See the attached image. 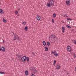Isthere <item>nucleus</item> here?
<instances>
[{"mask_svg":"<svg viewBox=\"0 0 76 76\" xmlns=\"http://www.w3.org/2000/svg\"><path fill=\"white\" fill-rule=\"evenodd\" d=\"M49 3L47 4V6L48 7H50V6H54V2L53 0H49Z\"/></svg>","mask_w":76,"mask_h":76,"instance_id":"obj_1","label":"nucleus"},{"mask_svg":"<svg viewBox=\"0 0 76 76\" xmlns=\"http://www.w3.org/2000/svg\"><path fill=\"white\" fill-rule=\"evenodd\" d=\"M26 56H24L22 57L21 59L22 61H26Z\"/></svg>","mask_w":76,"mask_h":76,"instance_id":"obj_2","label":"nucleus"},{"mask_svg":"<svg viewBox=\"0 0 76 76\" xmlns=\"http://www.w3.org/2000/svg\"><path fill=\"white\" fill-rule=\"evenodd\" d=\"M50 37H51V38H53V39H54V38H56V36L54 34H52L50 36L49 39H50Z\"/></svg>","mask_w":76,"mask_h":76,"instance_id":"obj_3","label":"nucleus"},{"mask_svg":"<svg viewBox=\"0 0 76 76\" xmlns=\"http://www.w3.org/2000/svg\"><path fill=\"white\" fill-rule=\"evenodd\" d=\"M71 48V47H70V46H68L67 47V51H72V50L70 48Z\"/></svg>","mask_w":76,"mask_h":76,"instance_id":"obj_4","label":"nucleus"},{"mask_svg":"<svg viewBox=\"0 0 76 76\" xmlns=\"http://www.w3.org/2000/svg\"><path fill=\"white\" fill-rule=\"evenodd\" d=\"M56 69H60V64H56Z\"/></svg>","mask_w":76,"mask_h":76,"instance_id":"obj_5","label":"nucleus"},{"mask_svg":"<svg viewBox=\"0 0 76 76\" xmlns=\"http://www.w3.org/2000/svg\"><path fill=\"white\" fill-rule=\"evenodd\" d=\"M70 1L66 0V5H68V6H70Z\"/></svg>","mask_w":76,"mask_h":76,"instance_id":"obj_6","label":"nucleus"},{"mask_svg":"<svg viewBox=\"0 0 76 76\" xmlns=\"http://www.w3.org/2000/svg\"><path fill=\"white\" fill-rule=\"evenodd\" d=\"M37 20H39L41 19V17H40V16L39 15H37Z\"/></svg>","mask_w":76,"mask_h":76,"instance_id":"obj_7","label":"nucleus"},{"mask_svg":"<svg viewBox=\"0 0 76 76\" xmlns=\"http://www.w3.org/2000/svg\"><path fill=\"white\" fill-rule=\"evenodd\" d=\"M58 39L57 38V37H55V38H53V40H54L53 41L54 42H55L57 41Z\"/></svg>","mask_w":76,"mask_h":76,"instance_id":"obj_8","label":"nucleus"},{"mask_svg":"<svg viewBox=\"0 0 76 76\" xmlns=\"http://www.w3.org/2000/svg\"><path fill=\"white\" fill-rule=\"evenodd\" d=\"M0 13L2 14H4V12H3V10L2 9H0Z\"/></svg>","mask_w":76,"mask_h":76,"instance_id":"obj_9","label":"nucleus"},{"mask_svg":"<svg viewBox=\"0 0 76 76\" xmlns=\"http://www.w3.org/2000/svg\"><path fill=\"white\" fill-rule=\"evenodd\" d=\"M62 32L63 33H64V31H65V28L64 27H62Z\"/></svg>","mask_w":76,"mask_h":76,"instance_id":"obj_10","label":"nucleus"},{"mask_svg":"<svg viewBox=\"0 0 76 76\" xmlns=\"http://www.w3.org/2000/svg\"><path fill=\"white\" fill-rule=\"evenodd\" d=\"M43 45H44V46H45L46 45V42L45 41H43L42 42Z\"/></svg>","mask_w":76,"mask_h":76,"instance_id":"obj_11","label":"nucleus"},{"mask_svg":"<svg viewBox=\"0 0 76 76\" xmlns=\"http://www.w3.org/2000/svg\"><path fill=\"white\" fill-rule=\"evenodd\" d=\"M34 74H35V73H37V71L35 69H34Z\"/></svg>","mask_w":76,"mask_h":76,"instance_id":"obj_12","label":"nucleus"},{"mask_svg":"<svg viewBox=\"0 0 76 76\" xmlns=\"http://www.w3.org/2000/svg\"><path fill=\"white\" fill-rule=\"evenodd\" d=\"M26 59H27V60H26ZM29 58L28 57H26V61H27L28 62V61H29Z\"/></svg>","mask_w":76,"mask_h":76,"instance_id":"obj_13","label":"nucleus"},{"mask_svg":"<svg viewBox=\"0 0 76 76\" xmlns=\"http://www.w3.org/2000/svg\"><path fill=\"white\" fill-rule=\"evenodd\" d=\"M45 51H47L48 50V48L47 47H45Z\"/></svg>","mask_w":76,"mask_h":76,"instance_id":"obj_14","label":"nucleus"},{"mask_svg":"<svg viewBox=\"0 0 76 76\" xmlns=\"http://www.w3.org/2000/svg\"><path fill=\"white\" fill-rule=\"evenodd\" d=\"M25 75L26 76H28L29 74H28V71H25Z\"/></svg>","mask_w":76,"mask_h":76,"instance_id":"obj_15","label":"nucleus"},{"mask_svg":"<svg viewBox=\"0 0 76 76\" xmlns=\"http://www.w3.org/2000/svg\"><path fill=\"white\" fill-rule=\"evenodd\" d=\"M4 18H3V22H4L5 23H6V22H7V21L6 20L4 19Z\"/></svg>","mask_w":76,"mask_h":76,"instance_id":"obj_16","label":"nucleus"},{"mask_svg":"<svg viewBox=\"0 0 76 76\" xmlns=\"http://www.w3.org/2000/svg\"><path fill=\"white\" fill-rule=\"evenodd\" d=\"M24 30H25L26 31H28V27L27 26H26L24 28Z\"/></svg>","mask_w":76,"mask_h":76,"instance_id":"obj_17","label":"nucleus"},{"mask_svg":"<svg viewBox=\"0 0 76 76\" xmlns=\"http://www.w3.org/2000/svg\"><path fill=\"white\" fill-rule=\"evenodd\" d=\"M72 41L73 42V43H74L75 44H76V40H72Z\"/></svg>","mask_w":76,"mask_h":76,"instance_id":"obj_18","label":"nucleus"},{"mask_svg":"<svg viewBox=\"0 0 76 76\" xmlns=\"http://www.w3.org/2000/svg\"><path fill=\"white\" fill-rule=\"evenodd\" d=\"M53 18H56V13H54L53 15Z\"/></svg>","mask_w":76,"mask_h":76,"instance_id":"obj_19","label":"nucleus"},{"mask_svg":"<svg viewBox=\"0 0 76 76\" xmlns=\"http://www.w3.org/2000/svg\"><path fill=\"white\" fill-rule=\"evenodd\" d=\"M66 26L67 28H71V27L68 25H66Z\"/></svg>","mask_w":76,"mask_h":76,"instance_id":"obj_20","label":"nucleus"},{"mask_svg":"<svg viewBox=\"0 0 76 76\" xmlns=\"http://www.w3.org/2000/svg\"><path fill=\"white\" fill-rule=\"evenodd\" d=\"M47 44L48 46H49V45H50V42H47Z\"/></svg>","mask_w":76,"mask_h":76,"instance_id":"obj_21","label":"nucleus"},{"mask_svg":"<svg viewBox=\"0 0 76 76\" xmlns=\"http://www.w3.org/2000/svg\"><path fill=\"white\" fill-rule=\"evenodd\" d=\"M14 37H16V38H18V35H17V34L15 33V35H14Z\"/></svg>","mask_w":76,"mask_h":76,"instance_id":"obj_22","label":"nucleus"},{"mask_svg":"<svg viewBox=\"0 0 76 76\" xmlns=\"http://www.w3.org/2000/svg\"><path fill=\"white\" fill-rule=\"evenodd\" d=\"M54 56H56V57H57V56H58V54L57 53L55 54H54Z\"/></svg>","mask_w":76,"mask_h":76,"instance_id":"obj_23","label":"nucleus"},{"mask_svg":"<svg viewBox=\"0 0 76 76\" xmlns=\"http://www.w3.org/2000/svg\"><path fill=\"white\" fill-rule=\"evenodd\" d=\"M18 58H20V57H21V56H20V55H19L18 56Z\"/></svg>","mask_w":76,"mask_h":76,"instance_id":"obj_24","label":"nucleus"},{"mask_svg":"<svg viewBox=\"0 0 76 76\" xmlns=\"http://www.w3.org/2000/svg\"><path fill=\"white\" fill-rule=\"evenodd\" d=\"M17 38L16 37H15L14 38V39H13V40H17Z\"/></svg>","mask_w":76,"mask_h":76,"instance_id":"obj_25","label":"nucleus"},{"mask_svg":"<svg viewBox=\"0 0 76 76\" xmlns=\"http://www.w3.org/2000/svg\"><path fill=\"white\" fill-rule=\"evenodd\" d=\"M67 20H72V19L70 18H68L67 19Z\"/></svg>","mask_w":76,"mask_h":76,"instance_id":"obj_26","label":"nucleus"},{"mask_svg":"<svg viewBox=\"0 0 76 76\" xmlns=\"http://www.w3.org/2000/svg\"><path fill=\"white\" fill-rule=\"evenodd\" d=\"M73 56L74 57V58H75L76 57V54H75V53H74L73 54Z\"/></svg>","mask_w":76,"mask_h":76,"instance_id":"obj_27","label":"nucleus"},{"mask_svg":"<svg viewBox=\"0 0 76 76\" xmlns=\"http://www.w3.org/2000/svg\"><path fill=\"white\" fill-rule=\"evenodd\" d=\"M0 74H4V72H0Z\"/></svg>","mask_w":76,"mask_h":76,"instance_id":"obj_28","label":"nucleus"},{"mask_svg":"<svg viewBox=\"0 0 76 76\" xmlns=\"http://www.w3.org/2000/svg\"><path fill=\"white\" fill-rule=\"evenodd\" d=\"M26 22H23V25H26Z\"/></svg>","mask_w":76,"mask_h":76,"instance_id":"obj_29","label":"nucleus"},{"mask_svg":"<svg viewBox=\"0 0 76 76\" xmlns=\"http://www.w3.org/2000/svg\"><path fill=\"white\" fill-rule=\"evenodd\" d=\"M18 39V40H19L20 39V38H19V37H17V39Z\"/></svg>","mask_w":76,"mask_h":76,"instance_id":"obj_30","label":"nucleus"},{"mask_svg":"<svg viewBox=\"0 0 76 76\" xmlns=\"http://www.w3.org/2000/svg\"><path fill=\"white\" fill-rule=\"evenodd\" d=\"M52 53H53V54H55L57 53V52H56V51H55V52H52Z\"/></svg>","mask_w":76,"mask_h":76,"instance_id":"obj_31","label":"nucleus"},{"mask_svg":"<svg viewBox=\"0 0 76 76\" xmlns=\"http://www.w3.org/2000/svg\"><path fill=\"white\" fill-rule=\"evenodd\" d=\"M52 21L53 22V23H54V19H52Z\"/></svg>","mask_w":76,"mask_h":76,"instance_id":"obj_32","label":"nucleus"},{"mask_svg":"<svg viewBox=\"0 0 76 76\" xmlns=\"http://www.w3.org/2000/svg\"><path fill=\"white\" fill-rule=\"evenodd\" d=\"M18 11H16L15 12V14H18Z\"/></svg>","mask_w":76,"mask_h":76,"instance_id":"obj_33","label":"nucleus"},{"mask_svg":"<svg viewBox=\"0 0 76 76\" xmlns=\"http://www.w3.org/2000/svg\"><path fill=\"white\" fill-rule=\"evenodd\" d=\"M32 54L34 55V56H35V54L34 53L32 52Z\"/></svg>","mask_w":76,"mask_h":76,"instance_id":"obj_34","label":"nucleus"},{"mask_svg":"<svg viewBox=\"0 0 76 76\" xmlns=\"http://www.w3.org/2000/svg\"><path fill=\"white\" fill-rule=\"evenodd\" d=\"M54 64H56V61L55 60L54 61Z\"/></svg>","mask_w":76,"mask_h":76,"instance_id":"obj_35","label":"nucleus"},{"mask_svg":"<svg viewBox=\"0 0 76 76\" xmlns=\"http://www.w3.org/2000/svg\"><path fill=\"white\" fill-rule=\"evenodd\" d=\"M64 17H66V18H67V17H68V16H67L66 15H64Z\"/></svg>","mask_w":76,"mask_h":76,"instance_id":"obj_36","label":"nucleus"},{"mask_svg":"<svg viewBox=\"0 0 76 76\" xmlns=\"http://www.w3.org/2000/svg\"><path fill=\"white\" fill-rule=\"evenodd\" d=\"M75 71L76 72V67L75 68Z\"/></svg>","mask_w":76,"mask_h":76,"instance_id":"obj_37","label":"nucleus"},{"mask_svg":"<svg viewBox=\"0 0 76 76\" xmlns=\"http://www.w3.org/2000/svg\"><path fill=\"white\" fill-rule=\"evenodd\" d=\"M20 9L19 8V9L18 10V11H19V10H20Z\"/></svg>","mask_w":76,"mask_h":76,"instance_id":"obj_38","label":"nucleus"},{"mask_svg":"<svg viewBox=\"0 0 76 76\" xmlns=\"http://www.w3.org/2000/svg\"><path fill=\"white\" fill-rule=\"evenodd\" d=\"M18 54H17L16 55V56L17 57H18Z\"/></svg>","mask_w":76,"mask_h":76,"instance_id":"obj_39","label":"nucleus"},{"mask_svg":"<svg viewBox=\"0 0 76 76\" xmlns=\"http://www.w3.org/2000/svg\"><path fill=\"white\" fill-rule=\"evenodd\" d=\"M72 23V21H71L69 22V23Z\"/></svg>","mask_w":76,"mask_h":76,"instance_id":"obj_40","label":"nucleus"},{"mask_svg":"<svg viewBox=\"0 0 76 76\" xmlns=\"http://www.w3.org/2000/svg\"><path fill=\"white\" fill-rule=\"evenodd\" d=\"M3 43H4V40H3Z\"/></svg>","mask_w":76,"mask_h":76,"instance_id":"obj_41","label":"nucleus"},{"mask_svg":"<svg viewBox=\"0 0 76 76\" xmlns=\"http://www.w3.org/2000/svg\"><path fill=\"white\" fill-rule=\"evenodd\" d=\"M13 34L14 35H15V33H14L12 32Z\"/></svg>","mask_w":76,"mask_h":76,"instance_id":"obj_42","label":"nucleus"},{"mask_svg":"<svg viewBox=\"0 0 76 76\" xmlns=\"http://www.w3.org/2000/svg\"><path fill=\"white\" fill-rule=\"evenodd\" d=\"M64 72H66V70H64Z\"/></svg>","mask_w":76,"mask_h":76,"instance_id":"obj_43","label":"nucleus"},{"mask_svg":"<svg viewBox=\"0 0 76 76\" xmlns=\"http://www.w3.org/2000/svg\"><path fill=\"white\" fill-rule=\"evenodd\" d=\"M55 64L54 63V64H53V65H54V66H55Z\"/></svg>","mask_w":76,"mask_h":76,"instance_id":"obj_44","label":"nucleus"},{"mask_svg":"<svg viewBox=\"0 0 76 76\" xmlns=\"http://www.w3.org/2000/svg\"><path fill=\"white\" fill-rule=\"evenodd\" d=\"M66 74H67V75H68V74H69L68 73H67Z\"/></svg>","mask_w":76,"mask_h":76,"instance_id":"obj_45","label":"nucleus"},{"mask_svg":"<svg viewBox=\"0 0 76 76\" xmlns=\"http://www.w3.org/2000/svg\"><path fill=\"white\" fill-rule=\"evenodd\" d=\"M4 66H6V64H4Z\"/></svg>","mask_w":76,"mask_h":76,"instance_id":"obj_46","label":"nucleus"},{"mask_svg":"<svg viewBox=\"0 0 76 76\" xmlns=\"http://www.w3.org/2000/svg\"><path fill=\"white\" fill-rule=\"evenodd\" d=\"M68 1H70V0H69Z\"/></svg>","mask_w":76,"mask_h":76,"instance_id":"obj_47","label":"nucleus"},{"mask_svg":"<svg viewBox=\"0 0 76 76\" xmlns=\"http://www.w3.org/2000/svg\"><path fill=\"white\" fill-rule=\"evenodd\" d=\"M18 15V16H19V15Z\"/></svg>","mask_w":76,"mask_h":76,"instance_id":"obj_48","label":"nucleus"},{"mask_svg":"<svg viewBox=\"0 0 76 76\" xmlns=\"http://www.w3.org/2000/svg\"><path fill=\"white\" fill-rule=\"evenodd\" d=\"M1 0H0V1H1Z\"/></svg>","mask_w":76,"mask_h":76,"instance_id":"obj_49","label":"nucleus"}]
</instances>
